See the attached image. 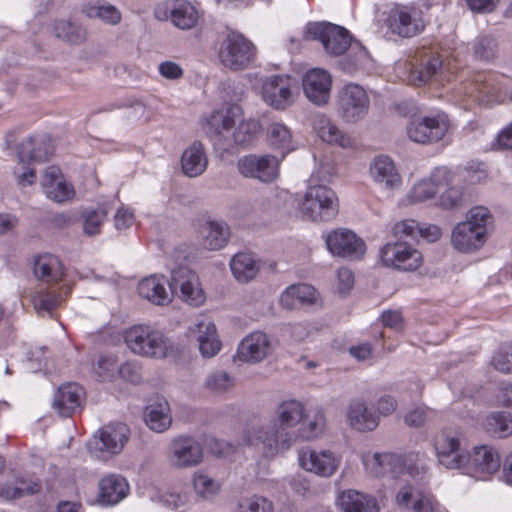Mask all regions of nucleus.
<instances>
[{
    "mask_svg": "<svg viewBox=\"0 0 512 512\" xmlns=\"http://www.w3.org/2000/svg\"><path fill=\"white\" fill-rule=\"evenodd\" d=\"M305 406L296 399L279 402L269 421L252 420L241 434V441L248 446L261 447L263 453L273 457L288 450L296 440L292 428L304 419Z\"/></svg>",
    "mask_w": 512,
    "mask_h": 512,
    "instance_id": "1",
    "label": "nucleus"
},
{
    "mask_svg": "<svg viewBox=\"0 0 512 512\" xmlns=\"http://www.w3.org/2000/svg\"><path fill=\"white\" fill-rule=\"evenodd\" d=\"M123 337L131 353L141 357L163 359L172 350L170 340L151 325H133L125 330Z\"/></svg>",
    "mask_w": 512,
    "mask_h": 512,
    "instance_id": "2",
    "label": "nucleus"
},
{
    "mask_svg": "<svg viewBox=\"0 0 512 512\" xmlns=\"http://www.w3.org/2000/svg\"><path fill=\"white\" fill-rule=\"evenodd\" d=\"M490 220V212L485 207H474L469 210L466 220L458 223L452 231L453 247L462 253L478 250L486 241L487 225Z\"/></svg>",
    "mask_w": 512,
    "mask_h": 512,
    "instance_id": "3",
    "label": "nucleus"
},
{
    "mask_svg": "<svg viewBox=\"0 0 512 512\" xmlns=\"http://www.w3.org/2000/svg\"><path fill=\"white\" fill-rule=\"evenodd\" d=\"M370 110V97L366 90L355 83L344 85L337 93L336 112L345 123L363 121Z\"/></svg>",
    "mask_w": 512,
    "mask_h": 512,
    "instance_id": "4",
    "label": "nucleus"
},
{
    "mask_svg": "<svg viewBox=\"0 0 512 512\" xmlns=\"http://www.w3.org/2000/svg\"><path fill=\"white\" fill-rule=\"evenodd\" d=\"M338 198L335 192L324 185L308 187L300 205V211L312 221H329L338 214Z\"/></svg>",
    "mask_w": 512,
    "mask_h": 512,
    "instance_id": "5",
    "label": "nucleus"
},
{
    "mask_svg": "<svg viewBox=\"0 0 512 512\" xmlns=\"http://www.w3.org/2000/svg\"><path fill=\"white\" fill-rule=\"evenodd\" d=\"M450 128L446 113L433 112L425 116H415L407 124L406 132L410 140L419 144H433L442 140Z\"/></svg>",
    "mask_w": 512,
    "mask_h": 512,
    "instance_id": "6",
    "label": "nucleus"
},
{
    "mask_svg": "<svg viewBox=\"0 0 512 512\" xmlns=\"http://www.w3.org/2000/svg\"><path fill=\"white\" fill-rule=\"evenodd\" d=\"M303 37L305 40L321 42L324 50L332 56L342 55L351 46L348 30L328 22L309 23Z\"/></svg>",
    "mask_w": 512,
    "mask_h": 512,
    "instance_id": "7",
    "label": "nucleus"
},
{
    "mask_svg": "<svg viewBox=\"0 0 512 512\" xmlns=\"http://www.w3.org/2000/svg\"><path fill=\"white\" fill-rule=\"evenodd\" d=\"M255 57L256 50L252 42L234 31H230L226 35L219 51L221 63L233 71L248 68L254 62Z\"/></svg>",
    "mask_w": 512,
    "mask_h": 512,
    "instance_id": "8",
    "label": "nucleus"
},
{
    "mask_svg": "<svg viewBox=\"0 0 512 512\" xmlns=\"http://www.w3.org/2000/svg\"><path fill=\"white\" fill-rule=\"evenodd\" d=\"M262 98L270 107L283 111L292 106L298 95L295 78L289 75H273L262 81Z\"/></svg>",
    "mask_w": 512,
    "mask_h": 512,
    "instance_id": "9",
    "label": "nucleus"
},
{
    "mask_svg": "<svg viewBox=\"0 0 512 512\" xmlns=\"http://www.w3.org/2000/svg\"><path fill=\"white\" fill-rule=\"evenodd\" d=\"M433 445L438 463L445 468L463 471L469 463V454L456 434L441 431L435 436Z\"/></svg>",
    "mask_w": 512,
    "mask_h": 512,
    "instance_id": "10",
    "label": "nucleus"
},
{
    "mask_svg": "<svg viewBox=\"0 0 512 512\" xmlns=\"http://www.w3.org/2000/svg\"><path fill=\"white\" fill-rule=\"evenodd\" d=\"M381 261L389 268L415 271L423 264L422 253L405 240L387 243L381 249Z\"/></svg>",
    "mask_w": 512,
    "mask_h": 512,
    "instance_id": "11",
    "label": "nucleus"
},
{
    "mask_svg": "<svg viewBox=\"0 0 512 512\" xmlns=\"http://www.w3.org/2000/svg\"><path fill=\"white\" fill-rule=\"evenodd\" d=\"M508 79L495 73H477L470 84L468 93L481 103L504 102L512 100L506 86Z\"/></svg>",
    "mask_w": 512,
    "mask_h": 512,
    "instance_id": "12",
    "label": "nucleus"
},
{
    "mask_svg": "<svg viewBox=\"0 0 512 512\" xmlns=\"http://www.w3.org/2000/svg\"><path fill=\"white\" fill-rule=\"evenodd\" d=\"M242 118V109L238 105H230L211 113L204 125L205 133L216 145L225 148L232 129Z\"/></svg>",
    "mask_w": 512,
    "mask_h": 512,
    "instance_id": "13",
    "label": "nucleus"
},
{
    "mask_svg": "<svg viewBox=\"0 0 512 512\" xmlns=\"http://www.w3.org/2000/svg\"><path fill=\"white\" fill-rule=\"evenodd\" d=\"M326 245L333 256L348 260H359L366 251L364 241L352 230L339 228L326 236Z\"/></svg>",
    "mask_w": 512,
    "mask_h": 512,
    "instance_id": "14",
    "label": "nucleus"
},
{
    "mask_svg": "<svg viewBox=\"0 0 512 512\" xmlns=\"http://www.w3.org/2000/svg\"><path fill=\"white\" fill-rule=\"evenodd\" d=\"M167 459L175 469L192 468L202 462L203 448L196 439L179 436L171 441Z\"/></svg>",
    "mask_w": 512,
    "mask_h": 512,
    "instance_id": "15",
    "label": "nucleus"
},
{
    "mask_svg": "<svg viewBox=\"0 0 512 512\" xmlns=\"http://www.w3.org/2000/svg\"><path fill=\"white\" fill-rule=\"evenodd\" d=\"M239 173L262 182H271L279 175V159L274 155H247L237 162Z\"/></svg>",
    "mask_w": 512,
    "mask_h": 512,
    "instance_id": "16",
    "label": "nucleus"
},
{
    "mask_svg": "<svg viewBox=\"0 0 512 512\" xmlns=\"http://www.w3.org/2000/svg\"><path fill=\"white\" fill-rule=\"evenodd\" d=\"M168 285L172 295L179 290L180 297L192 306H199L205 300L198 276L187 267L172 270Z\"/></svg>",
    "mask_w": 512,
    "mask_h": 512,
    "instance_id": "17",
    "label": "nucleus"
},
{
    "mask_svg": "<svg viewBox=\"0 0 512 512\" xmlns=\"http://www.w3.org/2000/svg\"><path fill=\"white\" fill-rule=\"evenodd\" d=\"M426 21L421 9L413 6H398L389 17L391 31L401 37H413L423 31Z\"/></svg>",
    "mask_w": 512,
    "mask_h": 512,
    "instance_id": "18",
    "label": "nucleus"
},
{
    "mask_svg": "<svg viewBox=\"0 0 512 512\" xmlns=\"http://www.w3.org/2000/svg\"><path fill=\"white\" fill-rule=\"evenodd\" d=\"M305 97L317 106L328 104L332 89V76L322 68H312L302 77Z\"/></svg>",
    "mask_w": 512,
    "mask_h": 512,
    "instance_id": "19",
    "label": "nucleus"
},
{
    "mask_svg": "<svg viewBox=\"0 0 512 512\" xmlns=\"http://www.w3.org/2000/svg\"><path fill=\"white\" fill-rule=\"evenodd\" d=\"M155 16L159 20H170L179 29L193 28L198 21L199 14L196 8L185 0H170L155 9Z\"/></svg>",
    "mask_w": 512,
    "mask_h": 512,
    "instance_id": "20",
    "label": "nucleus"
},
{
    "mask_svg": "<svg viewBox=\"0 0 512 512\" xmlns=\"http://www.w3.org/2000/svg\"><path fill=\"white\" fill-rule=\"evenodd\" d=\"M347 425L358 432H371L379 426L378 414L363 398H352L345 408Z\"/></svg>",
    "mask_w": 512,
    "mask_h": 512,
    "instance_id": "21",
    "label": "nucleus"
},
{
    "mask_svg": "<svg viewBox=\"0 0 512 512\" xmlns=\"http://www.w3.org/2000/svg\"><path fill=\"white\" fill-rule=\"evenodd\" d=\"M300 466L319 477H331L337 470L339 460L330 451L304 449L299 452Z\"/></svg>",
    "mask_w": 512,
    "mask_h": 512,
    "instance_id": "22",
    "label": "nucleus"
},
{
    "mask_svg": "<svg viewBox=\"0 0 512 512\" xmlns=\"http://www.w3.org/2000/svg\"><path fill=\"white\" fill-rule=\"evenodd\" d=\"M500 464V456L494 447L480 445L474 447L472 454H469V463H467L463 472L478 478H484L485 475L497 472Z\"/></svg>",
    "mask_w": 512,
    "mask_h": 512,
    "instance_id": "23",
    "label": "nucleus"
},
{
    "mask_svg": "<svg viewBox=\"0 0 512 512\" xmlns=\"http://www.w3.org/2000/svg\"><path fill=\"white\" fill-rule=\"evenodd\" d=\"M273 351L272 339L262 331H255L242 339L238 345L239 360L247 363H258Z\"/></svg>",
    "mask_w": 512,
    "mask_h": 512,
    "instance_id": "24",
    "label": "nucleus"
},
{
    "mask_svg": "<svg viewBox=\"0 0 512 512\" xmlns=\"http://www.w3.org/2000/svg\"><path fill=\"white\" fill-rule=\"evenodd\" d=\"M129 435V428L123 423L108 425L98 431L91 442V446L110 455L118 454L128 442Z\"/></svg>",
    "mask_w": 512,
    "mask_h": 512,
    "instance_id": "25",
    "label": "nucleus"
},
{
    "mask_svg": "<svg viewBox=\"0 0 512 512\" xmlns=\"http://www.w3.org/2000/svg\"><path fill=\"white\" fill-rule=\"evenodd\" d=\"M451 182V172L446 167L436 168L428 178L417 182L411 193L412 202H424L432 199L441 189Z\"/></svg>",
    "mask_w": 512,
    "mask_h": 512,
    "instance_id": "26",
    "label": "nucleus"
},
{
    "mask_svg": "<svg viewBox=\"0 0 512 512\" xmlns=\"http://www.w3.org/2000/svg\"><path fill=\"white\" fill-rule=\"evenodd\" d=\"M84 389L76 383H67L54 394L53 408L60 416L69 417L81 408Z\"/></svg>",
    "mask_w": 512,
    "mask_h": 512,
    "instance_id": "27",
    "label": "nucleus"
},
{
    "mask_svg": "<svg viewBox=\"0 0 512 512\" xmlns=\"http://www.w3.org/2000/svg\"><path fill=\"white\" fill-rule=\"evenodd\" d=\"M370 176L381 187L393 190L401 185V177L393 160L385 155L374 158L370 164Z\"/></svg>",
    "mask_w": 512,
    "mask_h": 512,
    "instance_id": "28",
    "label": "nucleus"
},
{
    "mask_svg": "<svg viewBox=\"0 0 512 512\" xmlns=\"http://www.w3.org/2000/svg\"><path fill=\"white\" fill-rule=\"evenodd\" d=\"M41 185L46 196L55 202L62 203L74 196L73 187L66 183L60 169L56 166L46 168Z\"/></svg>",
    "mask_w": 512,
    "mask_h": 512,
    "instance_id": "29",
    "label": "nucleus"
},
{
    "mask_svg": "<svg viewBox=\"0 0 512 512\" xmlns=\"http://www.w3.org/2000/svg\"><path fill=\"white\" fill-rule=\"evenodd\" d=\"M181 170L187 177L202 175L208 166V155L205 146L200 141H194L181 155Z\"/></svg>",
    "mask_w": 512,
    "mask_h": 512,
    "instance_id": "30",
    "label": "nucleus"
},
{
    "mask_svg": "<svg viewBox=\"0 0 512 512\" xmlns=\"http://www.w3.org/2000/svg\"><path fill=\"white\" fill-rule=\"evenodd\" d=\"M129 485L120 475H108L99 481L98 502L103 506H111L122 501L128 494Z\"/></svg>",
    "mask_w": 512,
    "mask_h": 512,
    "instance_id": "31",
    "label": "nucleus"
},
{
    "mask_svg": "<svg viewBox=\"0 0 512 512\" xmlns=\"http://www.w3.org/2000/svg\"><path fill=\"white\" fill-rule=\"evenodd\" d=\"M168 282L163 276L152 275L138 284V292L142 298L156 305H167L172 301L171 290H167Z\"/></svg>",
    "mask_w": 512,
    "mask_h": 512,
    "instance_id": "32",
    "label": "nucleus"
},
{
    "mask_svg": "<svg viewBox=\"0 0 512 512\" xmlns=\"http://www.w3.org/2000/svg\"><path fill=\"white\" fill-rule=\"evenodd\" d=\"M337 505L344 512H379V505L374 497L353 489L342 491L338 495Z\"/></svg>",
    "mask_w": 512,
    "mask_h": 512,
    "instance_id": "33",
    "label": "nucleus"
},
{
    "mask_svg": "<svg viewBox=\"0 0 512 512\" xmlns=\"http://www.w3.org/2000/svg\"><path fill=\"white\" fill-rule=\"evenodd\" d=\"M317 300V291L309 284L291 285L281 294L280 304L287 310L302 305H312Z\"/></svg>",
    "mask_w": 512,
    "mask_h": 512,
    "instance_id": "34",
    "label": "nucleus"
},
{
    "mask_svg": "<svg viewBox=\"0 0 512 512\" xmlns=\"http://www.w3.org/2000/svg\"><path fill=\"white\" fill-rule=\"evenodd\" d=\"M314 129L318 136L329 144H334L342 148L351 145V138L343 132L339 126L324 114H319L314 120Z\"/></svg>",
    "mask_w": 512,
    "mask_h": 512,
    "instance_id": "35",
    "label": "nucleus"
},
{
    "mask_svg": "<svg viewBox=\"0 0 512 512\" xmlns=\"http://www.w3.org/2000/svg\"><path fill=\"white\" fill-rule=\"evenodd\" d=\"M205 249L217 251L226 246L230 238L229 226L224 221H207L201 230Z\"/></svg>",
    "mask_w": 512,
    "mask_h": 512,
    "instance_id": "36",
    "label": "nucleus"
},
{
    "mask_svg": "<svg viewBox=\"0 0 512 512\" xmlns=\"http://www.w3.org/2000/svg\"><path fill=\"white\" fill-rule=\"evenodd\" d=\"M83 13L89 19H98L108 25H117L122 15L119 9L105 0H91L82 7Z\"/></svg>",
    "mask_w": 512,
    "mask_h": 512,
    "instance_id": "37",
    "label": "nucleus"
},
{
    "mask_svg": "<svg viewBox=\"0 0 512 512\" xmlns=\"http://www.w3.org/2000/svg\"><path fill=\"white\" fill-rule=\"evenodd\" d=\"M44 146V150H35V137L25 138L18 146L17 156L20 164L30 161H46L53 154V145L49 137H43L37 142Z\"/></svg>",
    "mask_w": 512,
    "mask_h": 512,
    "instance_id": "38",
    "label": "nucleus"
},
{
    "mask_svg": "<svg viewBox=\"0 0 512 512\" xmlns=\"http://www.w3.org/2000/svg\"><path fill=\"white\" fill-rule=\"evenodd\" d=\"M267 139L272 149L282 157L295 149V142L290 128L280 122H273L267 128Z\"/></svg>",
    "mask_w": 512,
    "mask_h": 512,
    "instance_id": "39",
    "label": "nucleus"
},
{
    "mask_svg": "<svg viewBox=\"0 0 512 512\" xmlns=\"http://www.w3.org/2000/svg\"><path fill=\"white\" fill-rule=\"evenodd\" d=\"M34 274L43 282L48 284L56 283L61 280L63 276V266L60 260L54 255H40L34 263Z\"/></svg>",
    "mask_w": 512,
    "mask_h": 512,
    "instance_id": "40",
    "label": "nucleus"
},
{
    "mask_svg": "<svg viewBox=\"0 0 512 512\" xmlns=\"http://www.w3.org/2000/svg\"><path fill=\"white\" fill-rule=\"evenodd\" d=\"M145 421L148 427L157 433L166 431L172 424L168 402L162 400L149 405L145 411Z\"/></svg>",
    "mask_w": 512,
    "mask_h": 512,
    "instance_id": "41",
    "label": "nucleus"
},
{
    "mask_svg": "<svg viewBox=\"0 0 512 512\" xmlns=\"http://www.w3.org/2000/svg\"><path fill=\"white\" fill-rule=\"evenodd\" d=\"M230 268L238 281L248 282L256 276L260 267L253 254L241 252L231 259Z\"/></svg>",
    "mask_w": 512,
    "mask_h": 512,
    "instance_id": "42",
    "label": "nucleus"
},
{
    "mask_svg": "<svg viewBox=\"0 0 512 512\" xmlns=\"http://www.w3.org/2000/svg\"><path fill=\"white\" fill-rule=\"evenodd\" d=\"M442 69V61L438 55H431L423 60L409 74V82L414 86H422L432 80Z\"/></svg>",
    "mask_w": 512,
    "mask_h": 512,
    "instance_id": "43",
    "label": "nucleus"
},
{
    "mask_svg": "<svg viewBox=\"0 0 512 512\" xmlns=\"http://www.w3.org/2000/svg\"><path fill=\"white\" fill-rule=\"evenodd\" d=\"M39 490V483L31 480L27 481L23 478H15L13 482L0 484V499L10 501L37 493Z\"/></svg>",
    "mask_w": 512,
    "mask_h": 512,
    "instance_id": "44",
    "label": "nucleus"
},
{
    "mask_svg": "<svg viewBox=\"0 0 512 512\" xmlns=\"http://www.w3.org/2000/svg\"><path fill=\"white\" fill-rule=\"evenodd\" d=\"M238 125L232 129L230 137L224 149H228L232 145H248L258 134L260 125L256 120H242L237 121Z\"/></svg>",
    "mask_w": 512,
    "mask_h": 512,
    "instance_id": "45",
    "label": "nucleus"
},
{
    "mask_svg": "<svg viewBox=\"0 0 512 512\" xmlns=\"http://www.w3.org/2000/svg\"><path fill=\"white\" fill-rule=\"evenodd\" d=\"M107 216L108 210L102 206L83 210L80 214L83 233L89 237L100 234Z\"/></svg>",
    "mask_w": 512,
    "mask_h": 512,
    "instance_id": "46",
    "label": "nucleus"
},
{
    "mask_svg": "<svg viewBox=\"0 0 512 512\" xmlns=\"http://www.w3.org/2000/svg\"><path fill=\"white\" fill-rule=\"evenodd\" d=\"M192 482L196 495L203 500L213 499L221 490V483L204 470L194 472Z\"/></svg>",
    "mask_w": 512,
    "mask_h": 512,
    "instance_id": "47",
    "label": "nucleus"
},
{
    "mask_svg": "<svg viewBox=\"0 0 512 512\" xmlns=\"http://www.w3.org/2000/svg\"><path fill=\"white\" fill-rule=\"evenodd\" d=\"M56 37L73 44L83 43L87 39L86 29L68 20H58L54 24Z\"/></svg>",
    "mask_w": 512,
    "mask_h": 512,
    "instance_id": "48",
    "label": "nucleus"
},
{
    "mask_svg": "<svg viewBox=\"0 0 512 512\" xmlns=\"http://www.w3.org/2000/svg\"><path fill=\"white\" fill-rule=\"evenodd\" d=\"M325 423V416L321 410H316L312 415L304 412L299 429L301 437L306 440L317 438L324 431Z\"/></svg>",
    "mask_w": 512,
    "mask_h": 512,
    "instance_id": "49",
    "label": "nucleus"
},
{
    "mask_svg": "<svg viewBox=\"0 0 512 512\" xmlns=\"http://www.w3.org/2000/svg\"><path fill=\"white\" fill-rule=\"evenodd\" d=\"M396 460V457L392 454H380L374 453L372 455H366L363 458V462L366 470L375 477H381L385 475Z\"/></svg>",
    "mask_w": 512,
    "mask_h": 512,
    "instance_id": "50",
    "label": "nucleus"
},
{
    "mask_svg": "<svg viewBox=\"0 0 512 512\" xmlns=\"http://www.w3.org/2000/svg\"><path fill=\"white\" fill-rule=\"evenodd\" d=\"M474 57L481 61L493 60L498 52V45L491 35H480L473 42Z\"/></svg>",
    "mask_w": 512,
    "mask_h": 512,
    "instance_id": "51",
    "label": "nucleus"
},
{
    "mask_svg": "<svg viewBox=\"0 0 512 512\" xmlns=\"http://www.w3.org/2000/svg\"><path fill=\"white\" fill-rule=\"evenodd\" d=\"M349 48H351V51L344 62V69L352 73L358 69L365 68L370 61L368 51L358 43L354 45L351 44Z\"/></svg>",
    "mask_w": 512,
    "mask_h": 512,
    "instance_id": "52",
    "label": "nucleus"
},
{
    "mask_svg": "<svg viewBox=\"0 0 512 512\" xmlns=\"http://www.w3.org/2000/svg\"><path fill=\"white\" fill-rule=\"evenodd\" d=\"M205 386L209 391L221 394L234 386V379L225 371H214L207 376Z\"/></svg>",
    "mask_w": 512,
    "mask_h": 512,
    "instance_id": "53",
    "label": "nucleus"
},
{
    "mask_svg": "<svg viewBox=\"0 0 512 512\" xmlns=\"http://www.w3.org/2000/svg\"><path fill=\"white\" fill-rule=\"evenodd\" d=\"M487 430L500 438L512 434V418L504 413H494L487 418Z\"/></svg>",
    "mask_w": 512,
    "mask_h": 512,
    "instance_id": "54",
    "label": "nucleus"
},
{
    "mask_svg": "<svg viewBox=\"0 0 512 512\" xmlns=\"http://www.w3.org/2000/svg\"><path fill=\"white\" fill-rule=\"evenodd\" d=\"M61 295H56L54 292L40 290L32 296V303L38 312L50 313L62 302Z\"/></svg>",
    "mask_w": 512,
    "mask_h": 512,
    "instance_id": "55",
    "label": "nucleus"
},
{
    "mask_svg": "<svg viewBox=\"0 0 512 512\" xmlns=\"http://www.w3.org/2000/svg\"><path fill=\"white\" fill-rule=\"evenodd\" d=\"M425 493L421 492L412 484L403 485L396 494V504L401 509H413L415 502L423 498Z\"/></svg>",
    "mask_w": 512,
    "mask_h": 512,
    "instance_id": "56",
    "label": "nucleus"
},
{
    "mask_svg": "<svg viewBox=\"0 0 512 512\" xmlns=\"http://www.w3.org/2000/svg\"><path fill=\"white\" fill-rule=\"evenodd\" d=\"M119 363L116 356H102L98 360L97 373L103 380H112L118 375Z\"/></svg>",
    "mask_w": 512,
    "mask_h": 512,
    "instance_id": "57",
    "label": "nucleus"
},
{
    "mask_svg": "<svg viewBox=\"0 0 512 512\" xmlns=\"http://www.w3.org/2000/svg\"><path fill=\"white\" fill-rule=\"evenodd\" d=\"M190 331L198 343L217 335L215 324L207 317L200 318Z\"/></svg>",
    "mask_w": 512,
    "mask_h": 512,
    "instance_id": "58",
    "label": "nucleus"
},
{
    "mask_svg": "<svg viewBox=\"0 0 512 512\" xmlns=\"http://www.w3.org/2000/svg\"><path fill=\"white\" fill-rule=\"evenodd\" d=\"M447 189L440 196V205L445 209H454L462 206L464 197L461 187L446 186Z\"/></svg>",
    "mask_w": 512,
    "mask_h": 512,
    "instance_id": "59",
    "label": "nucleus"
},
{
    "mask_svg": "<svg viewBox=\"0 0 512 512\" xmlns=\"http://www.w3.org/2000/svg\"><path fill=\"white\" fill-rule=\"evenodd\" d=\"M430 411L427 406L415 407L405 414L404 423L412 428H421L427 423Z\"/></svg>",
    "mask_w": 512,
    "mask_h": 512,
    "instance_id": "60",
    "label": "nucleus"
},
{
    "mask_svg": "<svg viewBox=\"0 0 512 512\" xmlns=\"http://www.w3.org/2000/svg\"><path fill=\"white\" fill-rule=\"evenodd\" d=\"M393 234L399 240L415 239L419 234V224L413 219L402 220L394 225Z\"/></svg>",
    "mask_w": 512,
    "mask_h": 512,
    "instance_id": "61",
    "label": "nucleus"
},
{
    "mask_svg": "<svg viewBox=\"0 0 512 512\" xmlns=\"http://www.w3.org/2000/svg\"><path fill=\"white\" fill-rule=\"evenodd\" d=\"M243 512H273L272 503L260 496H252L244 505H242Z\"/></svg>",
    "mask_w": 512,
    "mask_h": 512,
    "instance_id": "62",
    "label": "nucleus"
},
{
    "mask_svg": "<svg viewBox=\"0 0 512 512\" xmlns=\"http://www.w3.org/2000/svg\"><path fill=\"white\" fill-rule=\"evenodd\" d=\"M491 364L502 373H512V351L499 350L495 352Z\"/></svg>",
    "mask_w": 512,
    "mask_h": 512,
    "instance_id": "63",
    "label": "nucleus"
},
{
    "mask_svg": "<svg viewBox=\"0 0 512 512\" xmlns=\"http://www.w3.org/2000/svg\"><path fill=\"white\" fill-rule=\"evenodd\" d=\"M413 512H447L441 505L430 495L425 494L420 498L412 509Z\"/></svg>",
    "mask_w": 512,
    "mask_h": 512,
    "instance_id": "64",
    "label": "nucleus"
}]
</instances>
